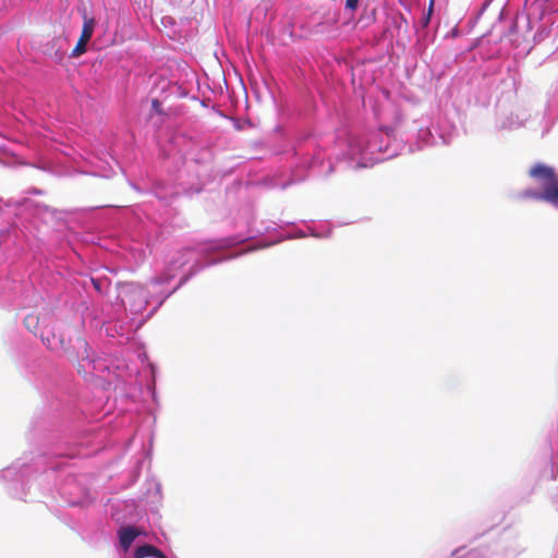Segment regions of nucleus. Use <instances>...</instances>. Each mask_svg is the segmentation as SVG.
Instances as JSON below:
<instances>
[{
	"label": "nucleus",
	"instance_id": "nucleus-1",
	"mask_svg": "<svg viewBox=\"0 0 558 558\" xmlns=\"http://www.w3.org/2000/svg\"><path fill=\"white\" fill-rule=\"evenodd\" d=\"M43 343L51 351L62 350L64 355L72 362L77 361L80 354L86 353L88 343L85 339L80 336L71 337L66 336L65 332H60L58 341H52L49 336L40 333Z\"/></svg>",
	"mask_w": 558,
	"mask_h": 558
},
{
	"label": "nucleus",
	"instance_id": "nucleus-2",
	"mask_svg": "<svg viewBox=\"0 0 558 558\" xmlns=\"http://www.w3.org/2000/svg\"><path fill=\"white\" fill-rule=\"evenodd\" d=\"M78 354L77 361H72L71 363L76 365L77 373L83 377L90 378L100 376V373L107 369V365L104 361L90 359L89 348L86 350V353Z\"/></svg>",
	"mask_w": 558,
	"mask_h": 558
},
{
	"label": "nucleus",
	"instance_id": "nucleus-3",
	"mask_svg": "<svg viewBox=\"0 0 558 558\" xmlns=\"http://www.w3.org/2000/svg\"><path fill=\"white\" fill-rule=\"evenodd\" d=\"M95 20L93 17H88L87 15H84V24L82 28L81 36L73 48L71 56L72 57H80L86 51V45L90 40L94 28H95Z\"/></svg>",
	"mask_w": 558,
	"mask_h": 558
},
{
	"label": "nucleus",
	"instance_id": "nucleus-4",
	"mask_svg": "<svg viewBox=\"0 0 558 558\" xmlns=\"http://www.w3.org/2000/svg\"><path fill=\"white\" fill-rule=\"evenodd\" d=\"M530 177L534 179L544 180V184H553L558 178L555 174V170L546 165L537 163L532 167L529 171Z\"/></svg>",
	"mask_w": 558,
	"mask_h": 558
},
{
	"label": "nucleus",
	"instance_id": "nucleus-5",
	"mask_svg": "<svg viewBox=\"0 0 558 558\" xmlns=\"http://www.w3.org/2000/svg\"><path fill=\"white\" fill-rule=\"evenodd\" d=\"M141 534L142 532L132 525L121 527L118 532L121 547L126 551L134 539Z\"/></svg>",
	"mask_w": 558,
	"mask_h": 558
},
{
	"label": "nucleus",
	"instance_id": "nucleus-6",
	"mask_svg": "<svg viewBox=\"0 0 558 558\" xmlns=\"http://www.w3.org/2000/svg\"><path fill=\"white\" fill-rule=\"evenodd\" d=\"M134 556L135 558H167L161 550L148 544L138 546Z\"/></svg>",
	"mask_w": 558,
	"mask_h": 558
},
{
	"label": "nucleus",
	"instance_id": "nucleus-7",
	"mask_svg": "<svg viewBox=\"0 0 558 558\" xmlns=\"http://www.w3.org/2000/svg\"><path fill=\"white\" fill-rule=\"evenodd\" d=\"M546 203L558 208V180L553 184H546Z\"/></svg>",
	"mask_w": 558,
	"mask_h": 558
},
{
	"label": "nucleus",
	"instance_id": "nucleus-8",
	"mask_svg": "<svg viewBox=\"0 0 558 558\" xmlns=\"http://www.w3.org/2000/svg\"><path fill=\"white\" fill-rule=\"evenodd\" d=\"M546 184H544L543 191H535V190H525L522 192L523 198H530L535 201H543L546 202Z\"/></svg>",
	"mask_w": 558,
	"mask_h": 558
},
{
	"label": "nucleus",
	"instance_id": "nucleus-9",
	"mask_svg": "<svg viewBox=\"0 0 558 558\" xmlns=\"http://www.w3.org/2000/svg\"><path fill=\"white\" fill-rule=\"evenodd\" d=\"M24 325L29 331L36 335L39 328V317L36 314H28L24 318Z\"/></svg>",
	"mask_w": 558,
	"mask_h": 558
},
{
	"label": "nucleus",
	"instance_id": "nucleus-10",
	"mask_svg": "<svg viewBox=\"0 0 558 558\" xmlns=\"http://www.w3.org/2000/svg\"><path fill=\"white\" fill-rule=\"evenodd\" d=\"M435 0H429L426 15L423 17V25L427 26L434 12Z\"/></svg>",
	"mask_w": 558,
	"mask_h": 558
},
{
	"label": "nucleus",
	"instance_id": "nucleus-11",
	"mask_svg": "<svg viewBox=\"0 0 558 558\" xmlns=\"http://www.w3.org/2000/svg\"><path fill=\"white\" fill-rule=\"evenodd\" d=\"M359 0H347L345 8L350 10H355L357 8Z\"/></svg>",
	"mask_w": 558,
	"mask_h": 558
},
{
	"label": "nucleus",
	"instance_id": "nucleus-12",
	"mask_svg": "<svg viewBox=\"0 0 558 558\" xmlns=\"http://www.w3.org/2000/svg\"><path fill=\"white\" fill-rule=\"evenodd\" d=\"M40 333H44L45 336H49L52 341H58L56 339V333L53 330H44Z\"/></svg>",
	"mask_w": 558,
	"mask_h": 558
},
{
	"label": "nucleus",
	"instance_id": "nucleus-13",
	"mask_svg": "<svg viewBox=\"0 0 558 558\" xmlns=\"http://www.w3.org/2000/svg\"><path fill=\"white\" fill-rule=\"evenodd\" d=\"M151 107L156 112H160V102L158 99H153Z\"/></svg>",
	"mask_w": 558,
	"mask_h": 558
},
{
	"label": "nucleus",
	"instance_id": "nucleus-14",
	"mask_svg": "<svg viewBox=\"0 0 558 558\" xmlns=\"http://www.w3.org/2000/svg\"><path fill=\"white\" fill-rule=\"evenodd\" d=\"M92 283L97 291H101L100 281L98 279H92Z\"/></svg>",
	"mask_w": 558,
	"mask_h": 558
},
{
	"label": "nucleus",
	"instance_id": "nucleus-15",
	"mask_svg": "<svg viewBox=\"0 0 558 558\" xmlns=\"http://www.w3.org/2000/svg\"><path fill=\"white\" fill-rule=\"evenodd\" d=\"M185 263H186V260L182 259V260L179 262V265H184Z\"/></svg>",
	"mask_w": 558,
	"mask_h": 558
}]
</instances>
